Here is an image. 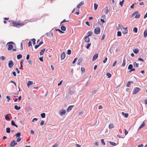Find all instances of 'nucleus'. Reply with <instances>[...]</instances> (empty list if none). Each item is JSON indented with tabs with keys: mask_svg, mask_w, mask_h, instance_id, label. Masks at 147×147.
Instances as JSON below:
<instances>
[{
	"mask_svg": "<svg viewBox=\"0 0 147 147\" xmlns=\"http://www.w3.org/2000/svg\"><path fill=\"white\" fill-rule=\"evenodd\" d=\"M45 49H44L42 50L40 53V55H42L43 54L44 52H45Z\"/></svg>",
	"mask_w": 147,
	"mask_h": 147,
	"instance_id": "412c9836",
	"label": "nucleus"
},
{
	"mask_svg": "<svg viewBox=\"0 0 147 147\" xmlns=\"http://www.w3.org/2000/svg\"><path fill=\"white\" fill-rule=\"evenodd\" d=\"M81 70L83 73L85 71V69L84 67H82L81 68Z\"/></svg>",
	"mask_w": 147,
	"mask_h": 147,
	"instance_id": "864d4df0",
	"label": "nucleus"
},
{
	"mask_svg": "<svg viewBox=\"0 0 147 147\" xmlns=\"http://www.w3.org/2000/svg\"><path fill=\"white\" fill-rule=\"evenodd\" d=\"M109 12V10L108 8H106L105 9V12L106 14H107Z\"/></svg>",
	"mask_w": 147,
	"mask_h": 147,
	"instance_id": "7c9ffc66",
	"label": "nucleus"
},
{
	"mask_svg": "<svg viewBox=\"0 0 147 147\" xmlns=\"http://www.w3.org/2000/svg\"><path fill=\"white\" fill-rule=\"evenodd\" d=\"M29 58H30L29 55V54H28L26 56V59L27 60H28L29 59Z\"/></svg>",
	"mask_w": 147,
	"mask_h": 147,
	"instance_id": "680f3d73",
	"label": "nucleus"
},
{
	"mask_svg": "<svg viewBox=\"0 0 147 147\" xmlns=\"http://www.w3.org/2000/svg\"><path fill=\"white\" fill-rule=\"evenodd\" d=\"M124 131H125V135H126L127 134H128V132L125 129H124Z\"/></svg>",
	"mask_w": 147,
	"mask_h": 147,
	"instance_id": "0e129e2a",
	"label": "nucleus"
},
{
	"mask_svg": "<svg viewBox=\"0 0 147 147\" xmlns=\"http://www.w3.org/2000/svg\"><path fill=\"white\" fill-rule=\"evenodd\" d=\"M22 57V56L21 54H19L17 55V58L18 59H21Z\"/></svg>",
	"mask_w": 147,
	"mask_h": 147,
	"instance_id": "473e14b6",
	"label": "nucleus"
},
{
	"mask_svg": "<svg viewBox=\"0 0 147 147\" xmlns=\"http://www.w3.org/2000/svg\"><path fill=\"white\" fill-rule=\"evenodd\" d=\"M69 20H64L62 22H61L60 23V24H61L64 22H69Z\"/></svg>",
	"mask_w": 147,
	"mask_h": 147,
	"instance_id": "8fccbe9b",
	"label": "nucleus"
},
{
	"mask_svg": "<svg viewBox=\"0 0 147 147\" xmlns=\"http://www.w3.org/2000/svg\"><path fill=\"white\" fill-rule=\"evenodd\" d=\"M114 127V126L113 124L110 123L109 125V128L110 129H111Z\"/></svg>",
	"mask_w": 147,
	"mask_h": 147,
	"instance_id": "a878e982",
	"label": "nucleus"
},
{
	"mask_svg": "<svg viewBox=\"0 0 147 147\" xmlns=\"http://www.w3.org/2000/svg\"><path fill=\"white\" fill-rule=\"evenodd\" d=\"M33 84V82L32 81H29L27 83V85L28 88H29L30 85H32Z\"/></svg>",
	"mask_w": 147,
	"mask_h": 147,
	"instance_id": "6e6552de",
	"label": "nucleus"
},
{
	"mask_svg": "<svg viewBox=\"0 0 147 147\" xmlns=\"http://www.w3.org/2000/svg\"><path fill=\"white\" fill-rule=\"evenodd\" d=\"M14 109L17 110H18L21 109V107L20 106L18 107L17 105H16L14 106Z\"/></svg>",
	"mask_w": 147,
	"mask_h": 147,
	"instance_id": "f3484780",
	"label": "nucleus"
},
{
	"mask_svg": "<svg viewBox=\"0 0 147 147\" xmlns=\"http://www.w3.org/2000/svg\"><path fill=\"white\" fill-rule=\"evenodd\" d=\"M85 40L86 42H88L90 41V39L88 36H86L85 38Z\"/></svg>",
	"mask_w": 147,
	"mask_h": 147,
	"instance_id": "ddd939ff",
	"label": "nucleus"
},
{
	"mask_svg": "<svg viewBox=\"0 0 147 147\" xmlns=\"http://www.w3.org/2000/svg\"><path fill=\"white\" fill-rule=\"evenodd\" d=\"M71 51L70 49H69L67 51V54L68 55H70L71 54Z\"/></svg>",
	"mask_w": 147,
	"mask_h": 147,
	"instance_id": "a18cd8bd",
	"label": "nucleus"
},
{
	"mask_svg": "<svg viewBox=\"0 0 147 147\" xmlns=\"http://www.w3.org/2000/svg\"><path fill=\"white\" fill-rule=\"evenodd\" d=\"M6 98L7 99V101L9 102L10 100V96H6Z\"/></svg>",
	"mask_w": 147,
	"mask_h": 147,
	"instance_id": "6e6d98bb",
	"label": "nucleus"
},
{
	"mask_svg": "<svg viewBox=\"0 0 147 147\" xmlns=\"http://www.w3.org/2000/svg\"><path fill=\"white\" fill-rule=\"evenodd\" d=\"M143 144H141L138 146V147H143Z\"/></svg>",
	"mask_w": 147,
	"mask_h": 147,
	"instance_id": "774afa93",
	"label": "nucleus"
},
{
	"mask_svg": "<svg viewBox=\"0 0 147 147\" xmlns=\"http://www.w3.org/2000/svg\"><path fill=\"white\" fill-rule=\"evenodd\" d=\"M14 65L12 61H9L8 63V66L10 68H11Z\"/></svg>",
	"mask_w": 147,
	"mask_h": 147,
	"instance_id": "39448f33",
	"label": "nucleus"
},
{
	"mask_svg": "<svg viewBox=\"0 0 147 147\" xmlns=\"http://www.w3.org/2000/svg\"><path fill=\"white\" fill-rule=\"evenodd\" d=\"M124 31L123 32V33L124 34H127V33L128 31L127 30V28H124Z\"/></svg>",
	"mask_w": 147,
	"mask_h": 147,
	"instance_id": "c9c22d12",
	"label": "nucleus"
},
{
	"mask_svg": "<svg viewBox=\"0 0 147 147\" xmlns=\"http://www.w3.org/2000/svg\"><path fill=\"white\" fill-rule=\"evenodd\" d=\"M106 75L108 76L109 78H110L111 76V74L109 73H107Z\"/></svg>",
	"mask_w": 147,
	"mask_h": 147,
	"instance_id": "a19ab883",
	"label": "nucleus"
},
{
	"mask_svg": "<svg viewBox=\"0 0 147 147\" xmlns=\"http://www.w3.org/2000/svg\"><path fill=\"white\" fill-rule=\"evenodd\" d=\"M136 15L135 16V18L136 19H138L140 17V15L138 13L136 14Z\"/></svg>",
	"mask_w": 147,
	"mask_h": 147,
	"instance_id": "f704fd0d",
	"label": "nucleus"
},
{
	"mask_svg": "<svg viewBox=\"0 0 147 147\" xmlns=\"http://www.w3.org/2000/svg\"><path fill=\"white\" fill-rule=\"evenodd\" d=\"M82 59L81 58H80L78 60V65H80V63L82 62Z\"/></svg>",
	"mask_w": 147,
	"mask_h": 147,
	"instance_id": "dca6fc26",
	"label": "nucleus"
},
{
	"mask_svg": "<svg viewBox=\"0 0 147 147\" xmlns=\"http://www.w3.org/2000/svg\"><path fill=\"white\" fill-rule=\"evenodd\" d=\"M98 54H96L94 55L92 58L93 61L97 59L98 57Z\"/></svg>",
	"mask_w": 147,
	"mask_h": 147,
	"instance_id": "1a4fd4ad",
	"label": "nucleus"
},
{
	"mask_svg": "<svg viewBox=\"0 0 147 147\" xmlns=\"http://www.w3.org/2000/svg\"><path fill=\"white\" fill-rule=\"evenodd\" d=\"M11 124L12 125L16 127H18V126L15 124L14 121L12 120L11 121Z\"/></svg>",
	"mask_w": 147,
	"mask_h": 147,
	"instance_id": "aec40b11",
	"label": "nucleus"
},
{
	"mask_svg": "<svg viewBox=\"0 0 147 147\" xmlns=\"http://www.w3.org/2000/svg\"><path fill=\"white\" fill-rule=\"evenodd\" d=\"M10 83H11L13 84L16 86V82H14V81H12V80H11L10 81Z\"/></svg>",
	"mask_w": 147,
	"mask_h": 147,
	"instance_id": "09e8293b",
	"label": "nucleus"
},
{
	"mask_svg": "<svg viewBox=\"0 0 147 147\" xmlns=\"http://www.w3.org/2000/svg\"><path fill=\"white\" fill-rule=\"evenodd\" d=\"M145 124L143 123L140 126V127L138 128V130L144 127L145 126Z\"/></svg>",
	"mask_w": 147,
	"mask_h": 147,
	"instance_id": "5701e85b",
	"label": "nucleus"
},
{
	"mask_svg": "<svg viewBox=\"0 0 147 147\" xmlns=\"http://www.w3.org/2000/svg\"><path fill=\"white\" fill-rule=\"evenodd\" d=\"M122 115L125 116V117H127L128 116V114L127 113H125L123 112H122Z\"/></svg>",
	"mask_w": 147,
	"mask_h": 147,
	"instance_id": "6ab92c4d",
	"label": "nucleus"
},
{
	"mask_svg": "<svg viewBox=\"0 0 147 147\" xmlns=\"http://www.w3.org/2000/svg\"><path fill=\"white\" fill-rule=\"evenodd\" d=\"M144 37H146L147 36V30H145L144 32Z\"/></svg>",
	"mask_w": 147,
	"mask_h": 147,
	"instance_id": "a211bd4d",
	"label": "nucleus"
},
{
	"mask_svg": "<svg viewBox=\"0 0 147 147\" xmlns=\"http://www.w3.org/2000/svg\"><path fill=\"white\" fill-rule=\"evenodd\" d=\"M23 25H24L23 24H22L21 23L19 22V23H17V26H21V25L22 26Z\"/></svg>",
	"mask_w": 147,
	"mask_h": 147,
	"instance_id": "5fc2aeb1",
	"label": "nucleus"
},
{
	"mask_svg": "<svg viewBox=\"0 0 147 147\" xmlns=\"http://www.w3.org/2000/svg\"><path fill=\"white\" fill-rule=\"evenodd\" d=\"M109 143L111 145H112L113 146H115L116 145V143L115 142L110 141Z\"/></svg>",
	"mask_w": 147,
	"mask_h": 147,
	"instance_id": "58836bf2",
	"label": "nucleus"
},
{
	"mask_svg": "<svg viewBox=\"0 0 147 147\" xmlns=\"http://www.w3.org/2000/svg\"><path fill=\"white\" fill-rule=\"evenodd\" d=\"M94 10H96L97 9V7H98V5L96 3H94Z\"/></svg>",
	"mask_w": 147,
	"mask_h": 147,
	"instance_id": "c85d7f7f",
	"label": "nucleus"
},
{
	"mask_svg": "<svg viewBox=\"0 0 147 147\" xmlns=\"http://www.w3.org/2000/svg\"><path fill=\"white\" fill-rule=\"evenodd\" d=\"M125 60L124 59L123 60V62L122 63V64L121 65L122 67H124L125 66Z\"/></svg>",
	"mask_w": 147,
	"mask_h": 147,
	"instance_id": "79ce46f5",
	"label": "nucleus"
},
{
	"mask_svg": "<svg viewBox=\"0 0 147 147\" xmlns=\"http://www.w3.org/2000/svg\"><path fill=\"white\" fill-rule=\"evenodd\" d=\"M87 34L88 35L87 36H88V37L91 36L92 34V32L91 31H89L87 33Z\"/></svg>",
	"mask_w": 147,
	"mask_h": 147,
	"instance_id": "bb28decb",
	"label": "nucleus"
},
{
	"mask_svg": "<svg viewBox=\"0 0 147 147\" xmlns=\"http://www.w3.org/2000/svg\"><path fill=\"white\" fill-rule=\"evenodd\" d=\"M134 7V4H133L131 6H130V8L131 9H133Z\"/></svg>",
	"mask_w": 147,
	"mask_h": 147,
	"instance_id": "69168bd1",
	"label": "nucleus"
},
{
	"mask_svg": "<svg viewBox=\"0 0 147 147\" xmlns=\"http://www.w3.org/2000/svg\"><path fill=\"white\" fill-rule=\"evenodd\" d=\"M17 144L15 140H13L10 142V146L11 147H13Z\"/></svg>",
	"mask_w": 147,
	"mask_h": 147,
	"instance_id": "7ed1b4c3",
	"label": "nucleus"
},
{
	"mask_svg": "<svg viewBox=\"0 0 147 147\" xmlns=\"http://www.w3.org/2000/svg\"><path fill=\"white\" fill-rule=\"evenodd\" d=\"M138 60V61H140L142 62H143L144 61V59L141 58H139Z\"/></svg>",
	"mask_w": 147,
	"mask_h": 147,
	"instance_id": "13d9d810",
	"label": "nucleus"
},
{
	"mask_svg": "<svg viewBox=\"0 0 147 147\" xmlns=\"http://www.w3.org/2000/svg\"><path fill=\"white\" fill-rule=\"evenodd\" d=\"M59 113L60 114L62 115L65 114L66 113V111L65 110L62 109L59 111Z\"/></svg>",
	"mask_w": 147,
	"mask_h": 147,
	"instance_id": "0eeeda50",
	"label": "nucleus"
},
{
	"mask_svg": "<svg viewBox=\"0 0 147 147\" xmlns=\"http://www.w3.org/2000/svg\"><path fill=\"white\" fill-rule=\"evenodd\" d=\"M133 52L137 54L139 53V51L138 49H134Z\"/></svg>",
	"mask_w": 147,
	"mask_h": 147,
	"instance_id": "2eb2a0df",
	"label": "nucleus"
},
{
	"mask_svg": "<svg viewBox=\"0 0 147 147\" xmlns=\"http://www.w3.org/2000/svg\"><path fill=\"white\" fill-rule=\"evenodd\" d=\"M101 142L102 145H105V143L104 141V140L103 139H102L101 140Z\"/></svg>",
	"mask_w": 147,
	"mask_h": 147,
	"instance_id": "de8ad7c7",
	"label": "nucleus"
},
{
	"mask_svg": "<svg viewBox=\"0 0 147 147\" xmlns=\"http://www.w3.org/2000/svg\"><path fill=\"white\" fill-rule=\"evenodd\" d=\"M28 47H30V46H32V42L30 41H29L28 43Z\"/></svg>",
	"mask_w": 147,
	"mask_h": 147,
	"instance_id": "bf43d9fd",
	"label": "nucleus"
},
{
	"mask_svg": "<svg viewBox=\"0 0 147 147\" xmlns=\"http://www.w3.org/2000/svg\"><path fill=\"white\" fill-rule=\"evenodd\" d=\"M138 13V11H136L133 13L132 15V16H133L136 14H137Z\"/></svg>",
	"mask_w": 147,
	"mask_h": 147,
	"instance_id": "4d7b16f0",
	"label": "nucleus"
},
{
	"mask_svg": "<svg viewBox=\"0 0 147 147\" xmlns=\"http://www.w3.org/2000/svg\"><path fill=\"white\" fill-rule=\"evenodd\" d=\"M107 57H105L104 60L103 61V63H105L107 61Z\"/></svg>",
	"mask_w": 147,
	"mask_h": 147,
	"instance_id": "3c124183",
	"label": "nucleus"
},
{
	"mask_svg": "<svg viewBox=\"0 0 147 147\" xmlns=\"http://www.w3.org/2000/svg\"><path fill=\"white\" fill-rule=\"evenodd\" d=\"M41 116L42 118H44L45 117V114L44 113H42L40 115Z\"/></svg>",
	"mask_w": 147,
	"mask_h": 147,
	"instance_id": "72a5a7b5",
	"label": "nucleus"
},
{
	"mask_svg": "<svg viewBox=\"0 0 147 147\" xmlns=\"http://www.w3.org/2000/svg\"><path fill=\"white\" fill-rule=\"evenodd\" d=\"M65 54L64 52L62 53L61 56V60L64 59L65 57Z\"/></svg>",
	"mask_w": 147,
	"mask_h": 147,
	"instance_id": "9b49d317",
	"label": "nucleus"
},
{
	"mask_svg": "<svg viewBox=\"0 0 147 147\" xmlns=\"http://www.w3.org/2000/svg\"><path fill=\"white\" fill-rule=\"evenodd\" d=\"M74 106L73 105H71L69 106L67 108V112H69L72 109V108Z\"/></svg>",
	"mask_w": 147,
	"mask_h": 147,
	"instance_id": "423d86ee",
	"label": "nucleus"
},
{
	"mask_svg": "<svg viewBox=\"0 0 147 147\" xmlns=\"http://www.w3.org/2000/svg\"><path fill=\"white\" fill-rule=\"evenodd\" d=\"M100 32V29L99 27H97L95 28L94 31L95 34H99Z\"/></svg>",
	"mask_w": 147,
	"mask_h": 147,
	"instance_id": "f03ea898",
	"label": "nucleus"
},
{
	"mask_svg": "<svg viewBox=\"0 0 147 147\" xmlns=\"http://www.w3.org/2000/svg\"><path fill=\"white\" fill-rule=\"evenodd\" d=\"M22 138L20 137H18L17 140V141L18 142H20L22 140Z\"/></svg>",
	"mask_w": 147,
	"mask_h": 147,
	"instance_id": "c03bdc74",
	"label": "nucleus"
},
{
	"mask_svg": "<svg viewBox=\"0 0 147 147\" xmlns=\"http://www.w3.org/2000/svg\"><path fill=\"white\" fill-rule=\"evenodd\" d=\"M133 67V65L132 64H130L129 65L128 68L129 69H131Z\"/></svg>",
	"mask_w": 147,
	"mask_h": 147,
	"instance_id": "2f4dec72",
	"label": "nucleus"
},
{
	"mask_svg": "<svg viewBox=\"0 0 147 147\" xmlns=\"http://www.w3.org/2000/svg\"><path fill=\"white\" fill-rule=\"evenodd\" d=\"M134 65L135 67H139V64L136 63V62H134Z\"/></svg>",
	"mask_w": 147,
	"mask_h": 147,
	"instance_id": "b1692460",
	"label": "nucleus"
},
{
	"mask_svg": "<svg viewBox=\"0 0 147 147\" xmlns=\"http://www.w3.org/2000/svg\"><path fill=\"white\" fill-rule=\"evenodd\" d=\"M5 119L7 120H9L10 118L9 116V115L8 114H6L5 115Z\"/></svg>",
	"mask_w": 147,
	"mask_h": 147,
	"instance_id": "4be33fe9",
	"label": "nucleus"
},
{
	"mask_svg": "<svg viewBox=\"0 0 147 147\" xmlns=\"http://www.w3.org/2000/svg\"><path fill=\"white\" fill-rule=\"evenodd\" d=\"M6 131L8 133H9L10 132V129L9 127H7L6 129Z\"/></svg>",
	"mask_w": 147,
	"mask_h": 147,
	"instance_id": "c756f323",
	"label": "nucleus"
},
{
	"mask_svg": "<svg viewBox=\"0 0 147 147\" xmlns=\"http://www.w3.org/2000/svg\"><path fill=\"white\" fill-rule=\"evenodd\" d=\"M21 133L20 132H18L15 134V136L16 137H20L21 136Z\"/></svg>",
	"mask_w": 147,
	"mask_h": 147,
	"instance_id": "cd10ccee",
	"label": "nucleus"
},
{
	"mask_svg": "<svg viewBox=\"0 0 147 147\" xmlns=\"http://www.w3.org/2000/svg\"><path fill=\"white\" fill-rule=\"evenodd\" d=\"M12 26L14 27H17V23H16L15 22L13 21L12 22Z\"/></svg>",
	"mask_w": 147,
	"mask_h": 147,
	"instance_id": "393cba45",
	"label": "nucleus"
},
{
	"mask_svg": "<svg viewBox=\"0 0 147 147\" xmlns=\"http://www.w3.org/2000/svg\"><path fill=\"white\" fill-rule=\"evenodd\" d=\"M133 82L132 81L128 82L126 84V86L127 87H129L130 86L131 83H133Z\"/></svg>",
	"mask_w": 147,
	"mask_h": 147,
	"instance_id": "4468645a",
	"label": "nucleus"
},
{
	"mask_svg": "<svg viewBox=\"0 0 147 147\" xmlns=\"http://www.w3.org/2000/svg\"><path fill=\"white\" fill-rule=\"evenodd\" d=\"M44 121H42L40 122V125H43L44 124Z\"/></svg>",
	"mask_w": 147,
	"mask_h": 147,
	"instance_id": "338daca9",
	"label": "nucleus"
},
{
	"mask_svg": "<svg viewBox=\"0 0 147 147\" xmlns=\"http://www.w3.org/2000/svg\"><path fill=\"white\" fill-rule=\"evenodd\" d=\"M124 2V0H123L122 1H120L119 3V5L121 6V7H122L123 5V4Z\"/></svg>",
	"mask_w": 147,
	"mask_h": 147,
	"instance_id": "e433bc0d",
	"label": "nucleus"
},
{
	"mask_svg": "<svg viewBox=\"0 0 147 147\" xmlns=\"http://www.w3.org/2000/svg\"><path fill=\"white\" fill-rule=\"evenodd\" d=\"M61 25V29L62 30L65 31L66 30V28L65 27L63 24H60Z\"/></svg>",
	"mask_w": 147,
	"mask_h": 147,
	"instance_id": "9d476101",
	"label": "nucleus"
},
{
	"mask_svg": "<svg viewBox=\"0 0 147 147\" xmlns=\"http://www.w3.org/2000/svg\"><path fill=\"white\" fill-rule=\"evenodd\" d=\"M140 91V89L139 88L136 87L134 89L133 91V94H135L139 92Z\"/></svg>",
	"mask_w": 147,
	"mask_h": 147,
	"instance_id": "20e7f679",
	"label": "nucleus"
},
{
	"mask_svg": "<svg viewBox=\"0 0 147 147\" xmlns=\"http://www.w3.org/2000/svg\"><path fill=\"white\" fill-rule=\"evenodd\" d=\"M84 3V1H82L80 2V3L78 4L77 6V7L78 8H80V6H82V5H83Z\"/></svg>",
	"mask_w": 147,
	"mask_h": 147,
	"instance_id": "f8f14e48",
	"label": "nucleus"
},
{
	"mask_svg": "<svg viewBox=\"0 0 147 147\" xmlns=\"http://www.w3.org/2000/svg\"><path fill=\"white\" fill-rule=\"evenodd\" d=\"M55 30L56 31H58L60 33H64V32H63V31H61V30L59 29H55Z\"/></svg>",
	"mask_w": 147,
	"mask_h": 147,
	"instance_id": "37998d69",
	"label": "nucleus"
},
{
	"mask_svg": "<svg viewBox=\"0 0 147 147\" xmlns=\"http://www.w3.org/2000/svg\"><path fill=\"white\" fill-rule=\"evenodd\" d=\"M1 59L2 60L4 61V60L5 59V57L4 56H2L1 57Z\"/></svg>",
	"mask_w": 147,
	"mask_h": 147,
	"instance_id": "052dcab7",
	"label": "nucleus"
},
{
	"mask_svg": "<svg viewBox=\"0 0 147 147\" xmlns=\"http://www.w3.org/2000/svg\"><path fill=\"white\" fill-rule=\"evenodd\" d=\"M32 41L33 42V45H34L35 44L36 39L35 38L32 39Z\"/></svg>",
	"mask_w": 147,
	"mask_h": 147,
	"instance_id": "49530a36",
	"label": "nucleus"
},
{
	"mask_svg": "<svg viewBox=\"0 0 147 147\" xmlns=\"http://www.w3.org/2000/svg\"><path fill=\"white\" fill-rule=\"evenodd\" d=\"M133 31L135 33H137L138 31V29L137 28L135 27L133 29Z\"/></svg>",
	"mask_w": 147,
	"mask_h": 147,
	"instance_id": "4c0bfd02",
	"label": "nucleus"
},
{
	"mask_svg": "<svg viewBox=\"0 0 147 147\" xmlns=\"http://www.w3.org/2000/svg\"><path fill=\"white\" fill-rule=\"evenodd\" d=\"M13 44L14 42H9L7 43V44H9L8 45V47L7 48V49L9 51L11 50L13 47V46L12 45L9 44Z\"/></svg>",
	"mask_w": 147,
	"mask_h": 147,
	"instance_id": "f257e3e1",
	"label": "nucleus"
},
{
	"mask_svg": "<svg viewBox=\"0 0 147 147\" xmlns=\"http://www.w3.org/2000/svg\"><path fill=\"white\" fill-rule=\"evenodd\" d=\"M117 33V36H121V33L120 31L118 32Z\"/></svg>",
	"mask_w": 147,
	"mask_h": 147,
	"instance_id": "ea45409f",
	"label": "nucleus"
},
{
	"mask_svg": "<svg viewBox=\"0 0 147 147\" xmlns=\"http://www.w3.org/2000/svg\"><path fill=\"white\" fill-rule=\"evenodd\" d=\"M105 37V34H103L102 37L101 39L102 40H103L104 39Z\"/></svg>",
	"mask_w": 147,
	"mask_h": 147,
	"instance_id": "e2e57ef3",
	"label": "nucleus"
},
{
	"mask_svg": "<svg viewBox=\"0 0 147 147\" xmlns=\"http://www.w3.org/2000/svg\"><path fill=\"white\" fill-rule=\"evenodd\" d=\"M91 45V43L88 44L86 47V48L87 49H89Z\"/></svg>",
	"mask_w": 147,
	"mask_h": 147,
	"instance_id": "603ef678",
	"label": "nucleus"
}]
</instances>
